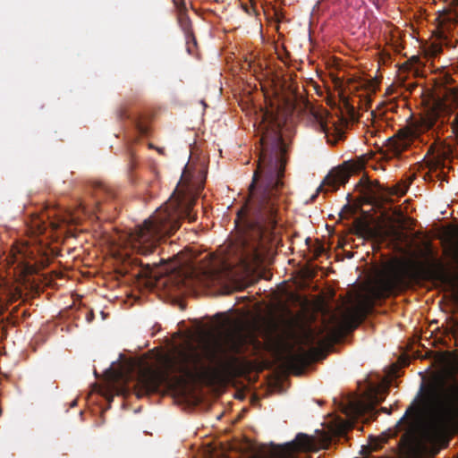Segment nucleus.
<instances>
[{"label": "nucleus", "instance_id": "19", "mask_svg": "<svg viewBox=\"0 0 458 458\" xmlns=\"http://www.w3.org/2000/svg\"><path fill=\"white\" fill-rule=\"evenodd\" d=\"M250 194L252 195V194H253V184H251V185H250ZM251 202H252V197L250 198V199H249L248 204H247V206H246V208H248V207H249L250 205H251Z\"/></svg>", "mask_w": 458, "mask_h": 458}, {"label": "nucleus", "instance_id": "14", "mask_svg": "<svg viewBox=\"0 0 458 458\" xmlns=\"http://www.w3.org/2000/svg\"><path fill=\"white\" fill-rule=\"evenodd\" d=\"M263 259V253L257 250L256 248H252L250 254H247L244 262L245 266L248 269H250L252 266H256L259 264Z\"/></svg>", "mask_w": 458, "mask_h": 458}, {"label": "nucleus", "instance_id": "17", "mask_svg": "<svg viewBox=\"0 0 458 458\" xmlns=\"http://www.w3.org/2000/svg\"><path fill=\"white\" fill-rule=\"evenodd\" d=\"M77 220H78L77 216L68 214L62 217L61 223L75 224V223H77Z\"/></svg>", "mask_w": 458, "mask_h": 458}, {"label": "nucleus", "instance_id": "10", "mask_svg": "<svg viewBox=\"0 0 458 458\" xmlns=\"http://www.w3.org/2000/svg\"><path fill=\"white\" fill-rule=\"evenodd\" d=\"M419 131L412 128L401 130L397 135L389 138L385 145L386 151L392 156H398L405 150L418 136Z\"/></svg>", "mask_w": 458, "mask_h": 458}, {"label": "nucleus", "instance_id": "6", "mask_svg": "<svg viewBox=\"0 0 458 458\" xmlns=\"http://www.w3.org/2000/svg\"><path fill=\"white\" fill-rule=\"evenodd\" d=\"M329 335H322L312 328H303L283 344L282 358L284 362L294 367L306 365L316 360L317 351L312 345H324Z\"/></svg>", "mask_w": 458, "mask_h": 458}, {"label": "nucleus", "instance_id": "15", "mask_svg": "<svg viewBox=\"0 0 458 458\" xmlns=\"http://www.w3.org/2000/svg\"><path fill=\"white\" fill-rule=\"evenodd\" d=\"M357 191H360L363 195L369 194V182L367 178L362 177L359 183L356 185Z\"/></svg>", "mask_w": 458, "mask_h": 458}, {"label": "nucleus", "instance_id": "7", "mask_svg": "<svg viewBox=\"0 0 458 458\" xmlns=\"http://www.w3.org/2000/svg\"><path fill=\"white\" fill-rule=\"evenodd\" d=\"M284 168V159H267L265 153H261L259 158L258 168L253 175V182H256L260 176L263 177L264 193L260 200L259 208L266 209L265 201L274 195L273 191L281 185V176Z\"/></svg>", "mask_w": 458, "mask_h": 458}, {"label": "nucleus", "instance_id": "18", "mask_svg": "<svg viewBox=\"0 0 458 458\" xmlns=\"http://www.w3.org/2000/svg\"><path fill=\"white\" fill-rule=\"evenodd\" d=\"M6 284L7 282L5 280H0V295L4 293V291L6 290Z\"/></svg>", "mask_w": 458, "mask_h": 458}, {"label": "nucleus", "instance_id": "21", "mask_svg": "<svg viewBox=\"0 0 458 458\" xmlns=\"http://www.w3.org/2000/svg\"><path fill=\"white\" fill-rule=\"evenodd\" d=\"M52 225L55 229H57L61 226L60 224H58V223H52Z\"/></svg>", "mask_w": 458, "mask_h": 458}, {"label": "nucleus", "instance_id": "5", "mask_svg": "<svg viewBox=\"0 0 458 458\" xmlns=\"http://www.w3.org/2000/svg\"><path fill=\"white\" fill-rule=\"evenodd\" d=\"M293 108L290 100L285 101L276 97L269 101V105L265 109L256 113L254 126L260 136V144L263 148L271 146L276 154L274 160L280 157L283 159V155L286 152L287 146L283 139L281 126Z\"/></svg>", "mask_w": 458, "mask_h": 458}, {"label": "nucleus", "instance_id": "9", "mask_svg": "<svg viewBox=\"0 0 458 458\" xmlns=\"http://www.w3.org/2000/svg\"><path fill=\"white\" fill-rule=\"evenodd\" d=\"M386 390V386L383 385L377 386H369L365 396L361 400L352 403L354 415L359 417L371 412L375 406L384 400Z\"/></svg>", "mask_w": 458, "mask_h": 458}, {"label": "nucleus", "instance_id": "20", "mask_svg": "<svg viewBox=\"0 0 458 458\" xmlns=\"http://www.w3.org/2000/svg\"><path fill=\"white\" fill-rule=\"evenodd\" d=\"M431 126H432V123H431V122H428V123H427L425 125H423V127L420 130V131H422V130H424V129H428V128H430Z\"/></svg>", "mask_w": 458, "mask_h": 458}, {"label": "nucleus", "instance_id": "22", "mask_svg": "<svg viewBox=\"0 0 458 458\" xmlns=\"http://www.w3.org/2000/svg\"><path fill=\"white\" fill-rule=\"evenodd\" d=\"M398 193H399V194H401V195H403V194H404V191H400V192H398Z\"/></svg>", "mask_w": 458, "mask_h": 458}, {"label": "nucleus", "instance_id": "16", "mask_svg": "<svg viewBox=\"0 0 458 458\" xmlns=\"http://www.w3.org/2000/svg\"><path fill=\"white\" fill-rule=\"evenodd\" d=\"M359 86L366 87L367 93L374 92L376 90L377 83L375 81H364L359 82Z\"/></svg>", "mask_w": 458, "mask_h": 458}, {"label": "nucleus", "instance_id": "12", "mask_svg": "<svg viewBox=\"0 0 458 458\" xmlns=\"http://www.w3.org/2000/svg\"><path fill=\"white\" fill-rule=\"evenodd\" d=\"M31 254L32 252L29 250L27 244L17 245L12 250V256L8 258V263L12 265L18 263V266H21L24 263V259Z\"/></svg>", "mask_w": 458, "mask_h": 458}, {"label": "nucleus", "instance_id": "8", "mask_svg": "<svg viewBox=\"0 0 458 458\" xmlns=\"http://www.w3.org/2000/svg\"><path fill=\"white\" fill-rule=\"evenodd\" d=\"M363 167L364 161L360 159L345 162L343 165L332 169L320 184L318 191L328 192L336 191L340 185L347 182L351 175L359 173Z\"/></svg>", "mask_w": 458, "mask_h": 458}, {"label": "nucleus", "instance_id": "11", "mask_svg": "<svg viewBox=\"0 0 458 458\" xmlns=\"http://www.w3.org/2000/svg\"><path fill=\"white\" fill-rule=\"evenodd\" d=\"M357 233L367 239L379 240L386 235V231L381 226H371L365 222H358L356 225Z\"/></svg>", "mask_w": 458, "mask_h": 458}, {"label": "nucleus", "instance_id": "3", "mask_svg": "<svg viewBox=\"0 0 458 458\" xmlns=\"http://www.w3.org/2000/svg\"><path fill=\"white\" fill-rule=\"evenodd\" d=\"M456 413L453 388L443 378L437 377L424 392L420 405L410 408L401 421L409 420V427L421 421L428 428L438 430Z\"/></svg>", "mask_w": 458, "mask_h": 458}, {"label": "nucleus", "instance_id": "2", "mask_svg": "<svg viewBox=\"0 0 458 458\" xmlns=\"http://www.w3.org/2000/svg\"><path fill=\"white\" fill-rule=\"evenodd\" d=\"M200 187V183L195 185L192 182L190 167L186 166L177 188L164 207L159 208L133 232L116 233L108 240L112 255L123 260L133 251L143 255L151 253L164 235L179 228L180 219L194 221L195 215L191 214V208Z\"/></svg>", "mask_w": 458, "mask_h": 458}, {"label": "nucleus", "instance_id": "1", "mask_svg": "<svg viewBox=\"0 0 458 458\" xmlns=\"http://www.w3.org/2000/svg\"><path fill=\"white\" fill-rule=\"evenodd\" d=\"M253 342V334L242 322H237L225 335L198 344L191 334L185 335L180 344L168 354L160 356L156 363L130 360L113 365L105 372V395L109 399L112 394H125L131 381H135L140 395L154 392L161 385L175 388L210 372L235 374L242 367L236 354L245 352L247 345Z\"/></svg>", "mask_w": 458, "mask_h": 458}, {"label": "nucleus", "instance_id": "13", "mask_svg": "<svg viewBox=\"0 0 458 458\" xmlns=\"http://www.w3.org/2000/svg\"><path fill=\"white\" fill-rule=\"evenodd\" d=\"M316 119L318 120L321 131L326 134H327L335 124V122L332 121V117H330L326 111L318 114Z\"/></svg>", "mask_w": 458, "mask_h": 458}, {"label": "nucleus", "instance_id": "4", "mask_svg": "<svg viewBox=\"0 0 458 458\" xmlns=\"http://www.w3.org/2000/svg\"><path fill=\"white\" fill-rule=\"evenodd\" d=\"M406 269L403 264L394 261L386 265L369 284L366 293H359L355 300L343 312L341 327L349 329L371 309L374 300L388 296L403 282Z\"/></svg>", "mask_w": 458, "mask_h": 458}, {"label": "nucleus", "instance_id": "23", "mask_svg": "<svg viewBox=\"0 0 458 458\" xmlns=\"http://www.w3.org/2000/svg\"><path fill=\"white\" fill-rule=\"evenodd\" d=\"M30 267H25V270H30Z\"/></svg>", "mask_w": 458, "mask_h": 458}]
</instances>
